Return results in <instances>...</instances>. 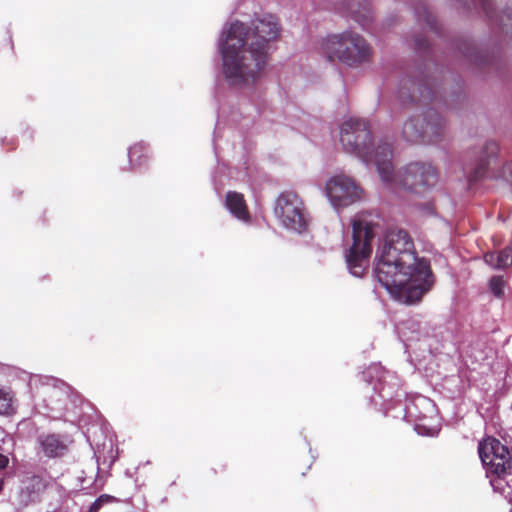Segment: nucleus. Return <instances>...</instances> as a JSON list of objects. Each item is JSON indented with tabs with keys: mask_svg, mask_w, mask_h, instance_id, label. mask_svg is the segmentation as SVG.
<instances>
[{
	"mask_svg": "<svg viewBox=\"0 0 512 512\" xmlns=\"http://www.w3.org/2000/svg\"><path fill=\"white\" fill-rule=\"evenodd\" d=\"M506 284L503 276H492L489 280V290L495 297L502 298Z\"/></svg>",
	"mask_w": 512,
	"mask_h": 512,
	"instance_id": "nucleus-22",
	"label": "nucleus"
},
{
	"mask_svg": "<svg viewBox=\"0 0 512 512\" xmlns=\"http://www.w3.org/2000/svg\"><path fill=\"white\" fill-rule=\"evenodd\" d=\"M322 51L330 62L339 61L349 67L369 63L373 50L367 40L353 31L328 36L322 42Z\"/></svg>",
	"mask_w": 512,
	"mask_h": 512,
	"instance_id": "nucleus-4",
	"label": "nucleus"
},
{
	"mask_svg": "<svg viewBox=\"0 0 512 512\" xmlns=\"http://www.w3.org/2000/svg\"><path fill=\"white\" fill-rule=\"evenodd\" d=\"M279 34V22L273 15L253 22L252 32L244 23H232L221 47L226 80L232 85H244L260 79L269 60L268 44Z\"/></svg>",
	"mask_w": 512,
	"mask_h": 512,
	"instance_id": "nucleus-2",
	"label": "nucleus"
},
{
	"mask_svg": "<svg viewBox=\"0 0 512 512\" xmlns=\"http://www.w3.org/2000/svg\"><path fill=\"white\" fill-rule=\"evenodd\" d=\"M2 487H3V477H2V473L0 472V490H2Z\"/></svg>",
	"mask_w": 512,
	"mask_h": 512,
	"instance_id": "nucleus-27",
	"label": "nucleus"
},
{
	"mask_svg": "<svg viewBox=\"0 0 512 512\" xmlns=\"http://www.w3.org/2000/svg\"><path fill=\"white\" fill-rule=\"evenodd\" d=\"M405 88H406V85H405V86H403V87L401 88V90H400V96H401V97H404V95H405V92L403 91Z\"/></svg>",
	"mask_w": 512,
	"mask_h": 512,
	"instance_id": "nucleus-28",
	"label": "nucleus"
},
{
	"mask_svg": "<svg viewBox=\"0 0 512 512\" xmlns=\"http://www.w3.org/2000/svg\"><path fill=\"white\" fill-rule=\"evenodd\" d=\"M340 141L346 152L356 155L366 164L373 163L382 181L392 179V146L381 142L372 150V134L367 121L358 118L346 120L340 129Z\"/></svg>",
	"mask_w": 512,
	"mask_h": 512,
	"instance_id": "nucleus-3",
	"label": "nucleus"
},
{
	"mask_svg": "<svg viewBox=\"0 0 512 512\" xmlns=\"http://www.w3.org/2000/svg\"><path fill=\"white\" fill-rule=\"evenodd\" d=\"M325 193L335 208L348 207L364 197L362 187L345 175L331 177L326 182Z\"/></svg>",
	"mask_w": 512,
	"mask_h": 512,
	"instance_id": "nucleus-10",
	"label": "nucleus"
},
{
	"mask_svg": "<svg viewBox=\"0 0 512 512\" xmlns=\"http://www.w3.org/2000/svg\"><path fill=\"white\" fill-rule=\"evenodd\" d=\"M412 92L408 95L411 102L417 104L427 105L436 99L437 91L436 85L433 79L429 77H423L417 80H409Z\"/></svg>",
	"mask_w": 512,
	"mask_h": 512,
	"instance_id": "nucleus-12",
	"label": "nucleus"
},
{
	"mask_svg": "<svg viewBox=\"0 0 512 512\" xmlns=\"http://www.w3.org/2000/svg\"><path fill=\"white\" fill-rule=\"evenodd\" d=\"M352 232L353 243L345 255L346 263L354 276L361 277L372 252L374 225L361 217H356L352 221Z\"/></svg>",
	"mask_w": 512,
	"mask_h": 512,
	"instance_id": "nucleus-5",
	"label": "nucleus"
},
{
	"mask_svg": "<svg viewBox=\"0 0 512 512\" xmlns=\"http://www.w3.org/2000/svg\"><path fill=\"white\" fill-rule=\"evenodd\" d=\"M419 119L410 118L403 126V136L407 141L414 143L433 144L437 143L445 131V121L439 113L430 108L425 112L421 126H418Z\"/></svg>",
	"mask_w": 512,
	"mask_h": 512,
	"instance_id": "nucleus-6",
	"label": "nucleus"
},
{
	"mask_svg": "<svg viewBox=\"0 0 512 512\" xmlns=\"http://www.w3.org/2000/svg\"><path fill=\"white\" fill-rule=\"evenodd\" d=\"M463 54L479 66H482V65L490 66V65H494L496 62L495 56H490L487 54L484 55L482 52H480L476 47H474L470 43L465 44Z\"/></svg>",
	"mask_w": 512,
	"mask_h": 512,
	"instance_id": "nucleus-19",
	"label": "nucleus"
},
{
	"mask_svg": "<svg viewBox=\"0 0 512 512\" xmlns=\"http://www.w3.org/2000/svg\"><path fill=\"white\" fill-rule=\"evenodd\" d=\"M95 501H97L102 507L105 504H109L115 501V497L108 494H102Z\"/></svg>",
	"mask_w": 512,
	"mask_h": 512,
	"instance_id": "nucleus-24",
	"label": "nucleus"
},
{
	"mask_svg": "<svg viewBox=\"0 0 512 512\" xmlns=\"http://www.w3.org/2000/svg\"><path fill=\"white\" fill-rule=\"evenodd\" d=\"M499 152V145L494 141H489L485 144L479 162L476 167L469 173L467 179L469 186L488 177L495 180H503L512 186V162H507L501 169L495 170L491 165L496 161Z\"/></svg>",
	"mask_w": 512,
	"mask_h": 512,
	"instance_id": "nucleus-8",
	"label": "nucleus"
},
{
	"mask_svg": "<svg viewBox=\"0 0 512 512\" xmlns=\"http://www.w3.org/2000/svg\"><path fill=\"white\" fill-rule=\"evenodd\" d=\"M8 462H9L8 458L5 455L0 453V470L6 468V466L8 465Z\"/></svg>",
	"mask_w": 512,
	"mask_h": 512,
	"instance_id": "nucleus-25",
	"label": "nucleus"
},
{
	"mask_svg": "<svg viewBox=\"0 0 512 512\" xmlns=\"http://www.w3.org/2000/svg\"><path fill=\"white\" fill-rule=\"evenodd\" d=\"M225 206L237 219L248 221L250 214L244 195L236 191H228L225 197Z\"/></svg>",
	"mask_w": 512,
	"mask_h": 512,
	"instance_id": "nucleus-14",
	"label": "nucleus"
},
{
	"mask_svg": "<svg viewBox=\"0 0 512 512\" xmlns=\"http://www.w3.org/2000/svg\"><path fill=\"white\" fill-rule=\"evenodd\" d=\"M479 456L488 471L498 478L503 477L511 467L510 453L498 439L489 437L479 443Z\"/></svg>",
	"mask_w": 512,
	"mask_h": 512,
	"instance_id": "nucleus-11",
	"label": "nucleus"
},
{
	"mask_svg": "<svg viewBox=\"0 0 512 512\" xmlns=\"http://www.w3.org/2000/svg\"><path fill=\"white\" fill-rule=\"evenodd\" d=\"M377 280L407 303L421 300L434 284L430 262L418 258L413 239L402 229L389 231L377 254Z\"/></svg>",
	"mask_w": 512,
	"mask_h": 512,
	"instance_id": "nucleus-1",
	"label": "nucleus"
},
{
	"mask_svg": "<svg viewBox=\"0 0 512 512\" xmlns=\"http://www.w3.org/2000/svg\"><path fill=\"white\" fill-rule=\"evenodd\" d=\"M7 39H8L9 44L11 45V48H13V43H12V39H11V37H10V36H8V38H7Z\"/></svg>",
	"mask_w": 512,
	"mask_h": 512,
	"instance_id": "nucleus-29",
	"label": "nucleus"
},
{
	"mask_svg": "<svg viewBox=\"0 0 512 512\" xmlns=\"http://www.w3.org/2000/svg\"><path fill=\"white\" fill-rule=\"evenodd\" d=\"M428 46L429 44L425 37L419 36L415 38V48L417 50H425Z\"/></svg>",
	"mask_w": 512,
	"mask_h": 512,
	"instance_id": "nucleus-23",
	"label": "nucleus"
},
{
	"mask_svg": "<svg viewBox=\"0 0 512 512\" xmlns=\"http://www.w3.org/2000/svg\"><path fill=\"white\" fill-rule=\"evenodd\" d=\"M101 505L97 502V501H94L90 508H89V511L88 512H99V510L101 509Z\"/></svg>",
	"mask_w": 512,
	"mask_h": 512,
	"instance_id": "nucleus-26",
	"label": "nucleus"
},
{
	"mask_svg": "<svg viewBox=\"0 0 512 512\" xmlns=\"http://www.w3.org/2000/svg\"><path fill=\"white\" fill-rule=\"evenodd\" d=\"M484 261L494 269H506L512 265V246L505 247L498 252H488Z\"/></svg>",
	"mask_w": 512,
	"mask_h": 512,
	"instance_id": "nucleus-16",
	"label": "nucleus"
},
{
	"mask_svg": "<svg viewBox=\"0 0 512 512\" xmlns=\"http://www.w3.org/2000/svg\"><path fill=\"white\" fill-rule=\"evenodd\" d=\"M128 157L133 168L142 167L148 163L149 148L143 142L135 143L129 148Z\"/></svg>",
	"mask_w": 512,
	"mask_h": 512,
	"instance_id": "nucleus-17",
	"label": "nucleus"
},
{
	"mask_svg": "<svg viewBox=\"0 0 512 512\" xmlns=\"http://www.w3.org/2000/svg\"><path fill=\"white\" fill-rule=\"evenodd\" d=\"M17 411L15 394L10 387L0 386V414L12 416Z\"/></svg>",
	"mask_w": 512,
	"mask_h": 512,
	"instance_id": "nucleus-18",
	"label": "nucleus"
},
{
	"mask_svg": "<svg viewBox=\"0 0 512 512\" xmlns=\"http://www.w3.org/2000/svg\"><path fill=\"white\" fill-rule=\"evenodd\" d=\"M44 488V483L41 477L32 476L24 481V486L22 487V493L26 491L30 498H32V494L39 493Z\"/></svg>",
	"mask_w": 512,
	"mask_h": 512,
	"instance_id": "nucleus-21",
	"label": "nucleus"
},
{
	"mask_svg": "<svg viewBox=\"0 0 512 512\" xmlns=\"http://www.w3.org/2000/svg\"><path fill=\"white\" fill-rule=\"evenodd\" d=\"M347 11L351 17L364 28H366L373 20L369 0H351L348 3Z\"/></svg>",
	"mask_w": 512,
	"mask_h": 512,
	"instance_id": "nucleus-15",
	"label": "nucleus"
},
{
	"mask_svg": "<svg viewBox=\"0 0 512 512\" xmlns=\"http://www.w3.org/2000/svg\"><path fill=\"white\" fill-rule=\"evenodd\" d=\"M416 15L423 20L432 30H437V22L429 8L424 3H419L415 8Z\"/></svg>",
	"mask_w": 512,
	"mask_h": 512,
	"instance_id": "nucleus-20",
	"label": "nucleus"
},
{
	"mask_svg": "<svg viewBox=\"0 0 512 512\" xmlns=\"http://www.w3.org/2000/svg\"><path fill=\"white\" fill-rule=\"evenodd\" d=\"M275 214L288 229L302 232L307 228L304 203L295 192L286 191L279 195Z\"/></svg>",
	"mask_w": 512,
	"mask_h": 512,
	"instance_id": "nucleus-9",
	"label": "nucleus"
},
{
	"mask_svg": "<svg viewBox=\"0 0 512 512\" xmlns=\"http://www.w3.org/2000/svg\"><path fill=\"white\" fill-rule=\"evenodd\" d=\"M438 173L434 166L429 163L414 162L408 164L403 171L394 174L392 168V179L386 183H397L404 189L414 193H422L437 183Z\"/></svg>",
	"mask_w": 512,
	"mask_h": 512,
	"instance_id": "nucleus-7",
	"label": "nucleus"
},
{
	"mask_svg": "<svg viewBox=\"0 0 512 512\" xmlns=\"http://www.w3.org/2000/svg\"><path fill=\"white\" fill-rule=\"evenodd\" d=\"M37 443L40 451L48 458H60L68 452V443L60 434H41Z\"/></svg>",
	"mask_w": 512,
	"mask_h": 512,
	"instance_id": "nucleus-13",
	"label": "nucleus"
}]
</instances>
